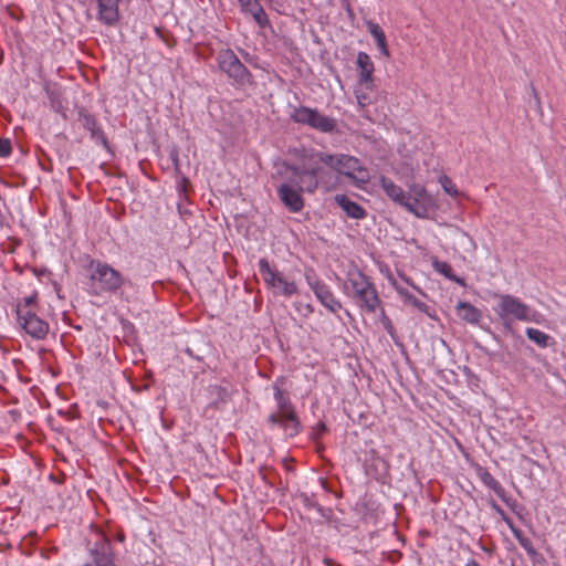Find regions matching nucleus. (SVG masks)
<instances>
[{
	"label": "nucleus",
	"instance_id": "nucleus-1",
	"mask_svg": "<svg viewBox=\"0 0 566 566\" xmlns=\"http://www.w3.org/2000/svg\"><path fill=\"white\" fill-rule=\"evenodd\" d=\"M313 161L324 163L331 169L350 179L359 188L370 180L368 168L358 158L346 154L332 155L319 151L313 156Z\"/></svg>",
	"mask_w": 566,
	"mask_h": 566
},
{
	"label": "nucleus",
	"instance_id": "nucleus-2",
	"mask_svg": "<svg viewBox=\"0 0 566 566\" xmlns=\"http://www.w3.org/2000/svg\"><path fill=\"white\" fill-rule=\"evenodd\" d=\"M90 281L95 294L116 292L125 283L118 271L106 263L95 261L91 263Z\"/></svg>",
	"mask_w": 566,
	"mask_h": 566
},
{
	"label": "nucleus",
	"instance_id": "nucleus-3",
	"mask_svg": "<svg viewBox=\"0 0 566 566\" xmlns=\"http://www.w3.org/2000/svg\"><path fill=\"white\" fill-rule=\"evenodd\" d=\"M348 284L360 307L368 312H375L379 305V298L367 276L358 270L350 271L348 273Z\"/></svg>",
	"mask_w": 566,
	"mask_h": 566
},
{
	"label": "nucleus",
	"instance_id": "nucleus-4",
	"mask_svg": "<svg viewBox=\"0 0 566 566\" xmlns=\"http://www.w3.org/2000/svg\"><path fill=\"white\" fill-rule=\"evenodd\" d=\"M220 70L231 78L235 85L245 86L251 84L252 75L242 64L239 57L230 49L221 50L217 56Z\"/></svg>",
	"mask_w": 566,
	"mask_h": 566
},
{
	"label": "nucleus",
	"instance_id": "nucleus-5",
	"mask_svg": "<svg viewBox=\"0 0 566 566\" xmlns=\"http://www.w3.org/2000/svg\"><path fill=\"white\" fill-rule=\"evenodd\" d=\"M259 271L266 286L275 294L291 297L298 293L296 283L289 281L282 273L271 268L265 259L259 261Z\"/></svg>",
	"mask_w": 566,
	"mask_h": 566
},
{
	"label": "nucleus",
	"instance_id": "nucleus-6",
	"mask_svg": "<svg viewBox=\"0 0 566 566\" xmlns=\"http://www.w3.org/2000/svg\"><path fill=\"white\" fill-rule=\"evenodd\" d=\"M87 545L93 562L83 566H114L111 543L101 531H91Z\"/></svg>",
	"mask_w": 566,
	"mask_h": 566
},
{
	"label": "nucleus",
	"instance_id": "nucleus-7",
	"mask_svg": "<svg viewBox=\"0 0 566 566\" xmlns=\"http://www.w3.org/2000/svg\"><path fill=\"white\" fill-rule=\"evenodd\" d=\"M495 298L499 300L496 313L500 317H513L518 321H536L535 314H532L530 307L517 297L510 294H495Z\"/></svg>",
	"mask_w": 566,
	"mask_h": 566
},
{
	"label": "nucleus",
	"instance_id": "nucleus-8",
	"mask_svg": "<svg viewBox=\"0 0 566 566\" xmlns=\"http://www.w3.org/2000/svg\"><path fill=\"white\" fill-rule=\"evenodd\" d=\"M292 118L296 123L308 125L322 133H332L336 127L333 118L323 115L317 109L305 106L295 108Z\"/></svg>",
	"mask_w": 566,
	"mask_h": 566
},
{
	"label": "nucleus",
	"instance_id": "nucleus-9",
	"mask_svg": "<svg viewBox=\"0 0 566 566\" xmlns=\"http://www.w3.org/2000/svg\"><path fill=\"white\" fill-rule=\"evenodd\" d=\"M18 322L21 328L34 339H43L49 333V324L32 310L17 306Z\"/></svg>",
	"mask_w": 566,
	"mask_h": 566
},
{
	"label": "nucleus",
	"instance_id": "nucleus-10",
	"mask_svg": "<svg viewBox=\"0 0 566 566\" xmlns=\"http://www.w3.org/2000/svg\"><path fill=\"white\" fill-rule=\"evenodd\" d=\"M307 284L315 293L317 300L331 312L336 313L340 307V303L334 297L333 293L328 289L327 285L319 282L318 280H314L311 275V272H306L305 274Z\"/></svg>",
	"mask_w": 566,
	"mask_h": 566
},
{
	"label": "nucleus",
	"instance_id": "nucleus-11",
	"mask_svg": "<svg viewBox=\"0 0 566 566\" xmlns=\"http://www.w3.org/2000/svg\"><path fill=\"white\" fill-rule=\"evenodd\" d=\"M408 197L417 202V206L411 209V213L418 218H427L428 210L433 207L434 202L424 187L421 185L410 186Z\"/></svg>",
	"mask_w": 566,
	"mask_h": 566
},
{
	"label": "nucleus",
	"instance_id": "nucleus-12",
	"mask_svg": "<svg viewBox=\"0 0 566 566\" xmlns=\"http://www.w3.org/2000/svg\"><path fill=\"white\" fill-rule=\"evenodd\" d=\"M274 397L277 402V412L275 415L284 417V419L291 422V433L297 434L300 431V420L294 411V408L287 397L284 396L280 388H275Z\"/></svg>",
	"mask_w": 566,
	"mask_h": 566
},
{
	"label": "nucleus",
	"instance_id": "nucleus-13",
	"mask_svg": "<svg viewBox=\"0 0 566 566\" xmlns=\"http://www.w3.org/2000/svg\"><path fill=\"white\" fill-rule=\"evenodd\" d=\"M277 193L282 202L293 212H298L304 207V201L301 196V190L295 189L291 184H282L277 188Z\"/></svg>",
	"mask_w": 566,
	"mask_h": 566
},
{
	"label": "nucleus",
	"instance_id": "nucleus-14",
	"mask_svg": "<svg viewBox=\"0 0 566 566\" xmlns=\"http://www.w3.org/2000/svg\"><path fill=\"white\" fill-rule=\"evenodd\" d=\"M357 66L359 71V81L361 88H367L373 91V73H374V63L370 56L365 52H359L357 55Z\"/></svg>",
	"mask_w": 566,
	"mask_h": 566
},
{
	"label": "nucleus",
	"instance_id": "nucleus-15",
	"mask_svg": "<svg viewBox=\"0 0 566 566\" xmlns=\"http://www.w3.org/2000/svg\"><path fill=\"white\" fill-rule=\"evenodd\" d=\"M289 169L292 171L294 177H297L296 185L301 191H307L312 193L318 187L323 188V181H321L318 177L310 175L301 167L291 166Z\"/></svg>",
	"mask_w": 566,
	"mask_h": 566
},
{
	"label": "nucleus",
	"instance_id": "nucleus-16",
	"mask_svg": "<svg viewBox=\"0 0 566 566\" xmlns=\"http://www.w3.org/2000/svg\"><path fill=\"white\" fill-rule=\"evenodd\" d=\"M119 0H97L98 18L105 24H113L118 20Z\"/></svg>",
	"mask_w": 566,
	"mask_h": 566
},
{
	"label": "nucleus",
	"instance_id": "nucleus-17",
	"mask_svg": "<svg viewBox=\"0 0 566 566\" xmlns=\"http://www.w3.org/2000/svg\"><path fill=\"white\" fill-rule=\"evenodd\" d=\"M316 154L317 153H314V154L310 155L308 159H307V163H305L303 165V167H301V168L304 169L310 175H314L315 177H318V179L321 181H323V188L326 191H329L333 188V185L331 182L332 176H331V174L328 171H324L322 169V167H321L322 163H314L313 161V156L316 155Z\"/></svg>",
	"mask_w": 566,
	"mask_h": 566
},
{
	"label": "nucleus",
	"instance_id": "nucleus-18",
	"mask_svg": "<svg viewBox=\"0 0 566 566\" xmlns=\"http://www.w3.org/2000/svg\"><path fill=\"white\" fill-rule=\"evenodd\" d=\"M334 200L349 218L363 219L366 216L365 209L345 195H336Z\"/></svg>",
	"mask_w": 566,
	"mask_h": 566
},
{
	"label": "nucleus",
	"instance_id": "nucleus-19",
	"mask_svg": "<svg viewBox=\"0 0 566 566\" xmlns=\"http://www.w3.org/2000/svg\"><path fill=\"white\" fill-rule=\"evenodd\" d=\"M80 117L83 127L90 130L92 138L95 142L101 143L104 146H107L106 137L102 129L97 126L95 118L92 115L82 112L80 113Z\"/></svg>",
	"mask_w": 566,
	"mask_h": 566
},
{
	"label": "nucleus",
	"instance_id": "nucleus-20",
	"mask_svg": "<svg viewBox=\"0 0 566 566\" xmlns=\"http://www.w3.org/2000/svg\"><path fill=\"white\" fill-rule=\"evenodd\" d=\"M455 312L461 319L470 324L479 323L482 317L481 312L468 302H459Z\"/></svg>",
	"mask_w": 566,
	"mask_h": 566
},
{
	"label": "nucleus",
	"instance_id": "nucleus-21",
	"mask_svg": "<svg viewBox=\"0 0 566 566\" xmlns=\"http://www.w3.org/2000/svg\"><path fill=\"white\" fill-rule=\"evenodd\" d=\"M381 187L386 195L395 202L401 206L405 202L407 195L401 187L394 184L390 179L382 177L380 180Z\"/></svg>",
	"mask_w": 566,
	"mask_h": 566
},
{
	"label": "nucleus",
	"instance_id": "nucleus-22",
	"mask_svg": "<svg viewBox=\"0 0 566 566\" xmlns=\"http://www.w3.org/2000/svg\"><path fill=\"white\" fill-rule=\"evenodd\" d=\"M367 28L373 38L375 39L377 48L380 51V53L384 54L386 57H389V50L386 41V35L382 29L373 21L367 22Z\"/></svg>",
	"mask_w": 566,
	"mask_h": 566
},
{
	"label": "nucleus",
	"instance_id": "nucleus-23",
	"mask_svg": "<svg viewBox=\"0 0 566 566\" xmlns=\"http://www.w3.org/2000/svg\"><path fill=\"white\" fill-rule=\"evenodd\" d=\"M242 9L249 12L260 27L269 23L268 17L258 0L248 2Z\"/></svg>",
	"mask_w": 566,
	"mask_h": 566
},
{
	"label": "nucleus",
	"instance_id": "nucleus-24",
	"mask_svg": "<svg viewBox=\"0 0 566 566\" xmlns=\"http://www.w3.org/2000/svg\"><path fill=\"white\" fill-rule=\"evenodd\" d=\"M433 268L437 272L444 275L446 277L459 283L460 285H464V281L452 274V268L447 262L434 261Z\"/></svg>",
	"mask_w": 566,
	"mask_h": 566
},
{
	"label": "nucleus",
	"instance_id": "nucleus-25",
	"mask_svg": "<svg viewBox=\"0 0 566 566\" xmlns=\"http://www.w3.org/2000/svg\"><path fill=\"white\" fill-rule=\"evenodd\" d=\"M526 336L541 347H546L548 345L549 336L539 329L532 327L526 328Z\"/></svg>",
	"mask_w": 566,
	"mask_h": 566
},
{
	"label": "nucleus",
	"instance_id": "nucleus-26",
	"mask_svg": "<svg viewBox=\"0 0 566 566\" xmlns=\"http://www.w3.org/2000/svg\"><path fill=\"white\" fill-rule=\"evenodd\" d=\"M371 92L373 91H369L367 88H361L360 83L357 84V87L355 90V95H356L357 103L361 107H365L371 103V101H373L371 95H370Z\"/></svg>",
	"mask_w": 566,
	"mask_h": 566
},
{
	"label": "nucleus",
	"instance_id": "nucleus-27",
	"mask_svg": "<svg viewBox=\"0 0 566 566\" xmlns=\"http://www.w3.org/2000/svg\"><path fill=\"white\" fill-rule=\"evenodd\" d=\"M405 305L412 306L413 308L418 310L419 312H422L430 317L432 316L430 313L429 306L426 303L418 300L416 296H408V302Z\"/></svg>",
	"mask_w": 566,
	"mask_h": 566
},
{
	"label": "nucleus",
	"instance_id": "nucleus-28",
	"mask_svg": "<svg viewBox=\"0 0 566 566\" xmlns=\"http://www.w3.org/2000/svg\"><path fill=\"white\" fill-rule=\"evenodd\" d=\"M480 478L493 491L499 492L501 490L500 483L488 471H482Z\"/></svg>",
	"mask_w": 566,
	"mask_h": 566
},
{
	"label": "nucleus",
	"instance_id": "nucleus-29",
	"mask_svg": "<svg viewBox=\"0 0 566 566\" xmlns=\"http://www.w3.org/2000/svg\"><path fill=\"white\" fill-rule=\"evenodd\" d=\"M440 184L448 195H450L452 197H457L459 195V191H458L455 185L452 182V180L449 177H447V176L440 177Z\"/></svg>",
	"mask_w": 566,
	"mask_h": 566
},
{
	"label": "nucleus",
	"instance_id": "nucleus-30",
	"mask_svg": "<svg viewBox=\"0 0 566 566\" xmlns=\"http://www.w3.org/2000/svg\"><path fill=\"white\" fill-rule=\"evenodd\" d=\"M514 533H515V536H516L520 545L527 552V554L531 556H535L536 551L533 547L531 541L527 537L523 536L520 532H514Z\"/></svg>",
	"mask_w": 566,
	"mask_h": 566
},
{
	"label": "nucleus",
	"instance_id": "nucleus-31",
	"mask_svg": "<svg viewBox=\"0 0 566 566\" xmlns=\"http://www.w3.org/2000/svg\"><path fill=\"white\" fill-rule=\"evenodd\" d=\"M270 421L272 423H275V424H280L284 431L286 432L287 436L290 437H294L295 434H292L290 431H291V422L286 421L284 419V417H280L277 415H271L270 416Z\"/></svg>",
	"mask_w": 566,
	"mask_h": 566
},
{
	"label": "nucleus",
	"instance_id": "nucleus-32",
	"mask_svg": "<svg viewBox=\"0 0 566 566\" xmlns=\"http://www.w3.org/2000/svg\"><path fill=\"white\" fill-rule=\"evenodd\" d=\"M11 153V143L9 139H0V157H6Z\"/></svg>",
	"mask_w": 566,
	"mask_h": 566
},
{
	"label": "nucleus",
	"instance_id": "nucleus-33",
	"mask_svg": "<svg viewBox=\"0 0 566 566\" xmlns=\"http://www.w3.org/2000/svg\"><path fill=\"white\" fill-rule=\"evenodd\" d=\"M36 295H30L24 297L21 302L17 304V306L25 307L32 310L33 304L35 303Z\"/></svg>",
	"mask_w": 566,
	"mask_h": 566
},
{
	"label": "nucleus",
	"instance_id": "nucleus-34",
	"mask_svg": "<svg viewBox=\"0 0 566 566\" xmlns=\"http://www.w3.org/2000/svg\"><path fill=\"white\" fill-rule=\"evenodd\" d=\"M398 294L403 298V303L406 304L408 302V296H413L411 293H409L406 289L403 287H399L397 286L396 287Z\"/></svg>",
	"mask_w": 566,
	"mask_h": 566
},
{
	"label": "nucleus",
	"instance_id": "nucleus-35",
	"mask_svg": "<svg viewBox=\"0 0 566 566\" xmlns=\"http://www.w3.org/2000/svg\"><path fill=\"white\" fill-rule=\"evenodd\" d=\"M402 207H405L409 212H411V209L417 206V202L412 200L409 197H406L405 202L401 203Z\"/></svg>",
	"mask_w": 566,
	"mask_h": 566
},
{
	"label": "nucleus",
	"instance_id": "nucleus-36",
	"mask_svg": "<svg viewBox=\"0 0 566 566\" xmlns=\"http://www.w3.org/2000/svg\"><path fill=\"white\" fill-rule=\"evenodd\" d=\"M532 92H533L536 105L539 106V97H538L537 92H536V90L534 87L532 88Z\"/></svg>",
	"mask_w": 566,
	"mask_h": 566
},
{
	"label": "nucleus",
	"instance_id": "nucleus-37",
	"mask_svg": "<svg viewBox=\"0 0 566 566\" xmlns=\"http://www.w3.org/2000/svg\"><path fill=\"white\" fill-rule=\"evenodd\" d=\"M465 566H480V565L476 560L471 559Z\"/></svg>",
	"mask_w": 566,
	"mask_h": 566
},
{
	"label": "nucleus",
	"instance_id": "nucleus-38",
	"mask_svg": "<svg viewBox=\"0 0 566 566\" xmlns=\"http://www.w3.org/2000/svg\"><path fill=\"white\" fill-rule=\"evenodd\" d=\"M186 352H187L188 355H190V356L192 355V353H191V350L189 348H187Z\"/></svg>",
	"mask_w": 566,
	"mask_h": 566
}]
</instances>
